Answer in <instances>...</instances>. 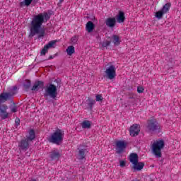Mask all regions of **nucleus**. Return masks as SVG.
Masks as SVG:
<instances>
[{
    "mask_svg": "<svg viewBox=\"0 0 181 181\" xmlns=\"http://www.w3.org/2000/svg\"><path fill=\"white\" fill-rule=\"evenodd\" d=\"M138 159H139L138 154L135 153H132V154H130L129 160L131 163H132V165H134V163H136V162H138Z\"/></svg>",
    "mask_w": 181,
    "mask_h": 181,
    "instance_id": "obj_20",
    "label": "nucleus"
},
{
    "mask_svg": "<svg viewBox=\"0 0 181 181\" xmlns=\"http://www.w3.org/2000/svg\"><path fill=\"white\" fill-rule=\"evenodd\" d=\"M57 43V40L50 41L48 44L44 46L43 49L41 51V54L45 56L46 53H47V50L52 49V47H54V45Z\"/></svg>",
    "mask_w": 181,
    "mask_h": 181,
    "instance_id": "obj_12",
    "label": "nucleus"
},
{
    "mask_svg": "<svg viewBox=\"0 0 181 181\" xmlns=\"http://www.w3.org/2000/svg\"><path fill=\"white\" fill-rule=\"evenodd\" d=\"M78 158L81 160H83L84 158H86V151H84V149L79 150Z\"/></svg>",
    "mask_w": 181,
    "mask_h": 181,
    "instance_id": "obj_25",
    "label": "nucleus"
},
{
    "mask_svg": "<svg viewBox=\"0 0 181 181\" xmlns=\"http://www.w3.org/2000/svg\"><path fill=\"white\" fill-rule=\"evenodd\" d=\"M95 101L101 102L103 100H104V98H103V95L97 94L95 95Z\"/></svg>",
    "mask_w": 181,
    "mask_h": 181,
    "instance_id": "obj_29",
    "label": "nucleus"
},
{
    "mask_svg": "<svg viewBox=\"0 0 181 181\" xmlns=\"http://www.w3.org/2000/svg\"><path fill=\"white\" fill-rule=\"evenodd\" d=\"M141 132V127L139 124H133L129 129V134L132 136H138Z\"/></svg>",
    "mask_w": 181,
    "mask_h": 181,
    "instance_id": "obj_11",
    "label": "nucleus"
},
{
    "mask_svg": "<svg viewBox=\"0 0 181 181\" xmlns=\"http://www.w3.org/2000/svg\"><path fill=\"white\" fill-rule=\"evenodd\" d=\"M15 93L9 92V93H2L0 94V104L6 103L8 100H11L12 97H13Z\"/></svg>",
    "mask_w": 181,
    "mask_h": 181,
    "instance_id": "obj_7",
    "label": "nucleus"
},
{
    "mask_svg": "<svg viewBox=\"0 0 181 181\" xmlns=\"http://www.w3.org/2000/svg\"><path fill=\"white\" fill-rule=\"evenodd\" d=\"M159 129V126L158 125V122L156 119L149 120L147 125V129L149 132H153Z\"/></svg>",
    "mask_w": 181,
    "mask_h": 181,
    "instance_id": "obj_8",
    "label": "nucleus"
},
{
    "mask_svg": "<svg viewBox=\"0 0 181 181\" xmlns=\"http://www.w3.org/2000/svg\"><path fill=\"white\" fill-rule=\"evenodd\" d=\"M20 122H21V120L19 119V118H16V127H19Z\"/></svg>",
    "mask_w": 181,
    "mask_h": 181,
    "instance_id": "obj_34",
    "label": "nucleus"
},
{
    "mask_svg": "<svg viewBox=\"0 0 181 181\" xmlns=\"http://www.w3.org/2000/svg\"><path fill=\"white\" fill-rule=\"evenodd\" d=\"M125 21V14L122 11H119L117 16L118 23H122Z\"/></svg>",
    "mask_w": 181,
    "mask_h": 181,
    "instance_id": "obj_22",
    "label": "nucleus"
},
{
    "mask_svg": "<svg viewBox=\"0 0 181 181\" xmlns=\"http://www.w3.org/2000/svg\"><path fill=\"white\" fill-rule=\"evenodd\" d=\"M44 96L47 98L49 97V98H52L53 100H54V98L57 97V87L52 83L49 84L45 88V93L44 94Z\"/></svg>",
    "mask_w": 181,
    "mask_h": 181,
    "instance_id": "obj_4",
    "label": "nucleus"
},
{
    "mask_svg": "<svg viewBox=\"0 0 181 181\" xmlns=\"http://www.w3.org/2000/svg\"><path fill=\"white\" fill-rule=\"evenodd\" d=\"M110 45H111V42H110V41H108V40L104 41V42L102 43L103 47H107L110 46Z\"/></svg>",
    "mask_w": 181,
    "mask_h": 181,
    "instance_id": "obj_30",
    "label": "nucleus"
},
{
    "mask_svg": "<svg viewBox=\"0 0 181 181\" xmlns=\"http://www.w3.org/2000/svg\"><path fill=\"white\" fill-rule=\"evenodd\" d=\"M171 6L172 4H165L164 6H163L160 10L156 12L155 17L157 18V19H162V18H163V15H165V13H168V12H169Z\"/></svg>",
    "mask_w": 181,
    "mask_h": 181,
    "instance_id": "obj_5",
    "label": "nucleus"
},
{
    "mask_svg": "<svg viewBox=\"0 0 181 181\" xmlns=\"http://www.w3.org/2000/svg\"><path fill=\"white\" fill-rule=\"evenodd\" d=\"M16 90H18V87L13 86V91H16Z\"/></svg>",
    "mask_w": 181,
    "mask_h": 181,
    "instance_id": "obj_35",
    "label": "nucleus"
},
{
    "mask_svg": "<svg viewBox=\"0 0 181 181\" xmlns=\"http://www.w3.org/2000/svg\"><path fill=\"white\" fill-rule=\"evenodd\" d=\"M33 1V0H24L23 1L20 3V6H25V5H26V6H29V5L32 4Z\"/></svg>",
    "mask_w": 181,
    "mask_h": 181,
    "instance_id": "obj_28",
    "label": "nucleus"
},
{
    "mask_svg": "<svg viewBox=\"0 0 181 181\" xmlns=\"http://www.w3.org/2000/svg\"><path fill=\"white\" fill-rule=\"evenodd\" d=\"M105 73L106 74V77H107L109 80H114L117 76L115 66L114 65H111L110 67L106 69Z\"/></svg>",
    "mask_w": 181,
    "mask_h": 181,
    "instance_id": "obj_6",
    "label": "nucleus"
},
{
    "mask_svg": "<svg viewBox=\"0 0 181 181\" xmlns=\"http://www.w3.org/2000/svg\"><path fill=\"white\" fill-rule=\"evenodd\" d=\"M144 166H145V163L137 161L133 164V169H134V170H142V169H144Z\"/></svg>",
    "mask_w": 181,
    "mask_h": 181,
    "instance_id": "obj_19",
    "label": "nucleus"
},
{
    "mask_svg": "<svg viewBox=\"0 0 181 181\" xmlns=\"http://www.w3.org/2000/svg\"><path fill=\"white\" fill-rule=\"evenodd\" d=\"M115 23H117V20L115 18H108L105 21V25L107 26V28H115Z\"/></svg>",
    "mask_w": 181,
    "mask_h": 181,
    "instance_id": "obj_15",
    "label": "nucleus"
},
{
    "mask_svg": "<svg viewBox=\"0 0 181 181\" xmlns=\"http://www.w3.org/2000/svg\"><path fill=\"white\" fill-rule=\"evenodd\" d=\"M63 1H64V0H59V2L62 3V2H63Z\"/></svg>",
    "mask_w": 181,
    "mask_h": 181,
    "instance_id": "obj_36",
    "label": "nucleus"
},
{
    "mask_svg": "<svg viewBox=\"0 0 181 181\" xmlns=\"http://www.w3.org/2000/svg\"><path fill=\"white\" fill-rule=\"evenodd\" d=\"M91 121L85 120L81 122V127L83 129H90V128H91Z\"/></svg>",
    "mask_w": 181,
    "mask_h": 181,
    "instance_id": "obj_21",
    "label": "nucleus"
},
{
    "mask_svg": "<svg viewBox=\"0 0 181 181\" xmlns=\"http://www.w3.org/2000/svg\"><path fill=\"white\" fill-rule=\"evenodd\" d=\"M87 101H88V106L89 107V108L90 110H93V105L95 104V100L89 98Z\"/></svg>",
    "mask_w": 181,
    "mask_h": 181,
    "instance_id": "obj_27",
    "label": "nucleus"
},
{
    "mask_svg": "<svg viewBox=\"0 0 181 181\" xmlns=\"http://www.w3.org/2000/svg\"><path fill=\"white\" fill-rule=\"evenodd\" d=\"M49 158L52 160H59V159H60V153L59 152V150L56 148L52 149L50 152Z\"/></svg>",
    "mask_w": 181,
    "mask_h": 181,
    "instance_id": "obj_14",
    "label": "nucleus"
},
{
    "mask_svg": "<svg viewBox=\"0 0 181 181\" xmlns=\"http://www.w3.org/2000/svg\"><path fill=\"white\" fill-rule=\"evenodd\" d=\"M0 117L1 119H6V118H9L7 105H2L0 106Z\"/></svg>",
    "mask_w": 181,
    "mask_h": 181,
    "instance_id": "obj_10",
    "label": "nucleus"
},
{
    "mask_svg": "<svg viewBox=\"0 0 181 181\" xmlns=\"http://www.w3.org/2000/svg\"><path fill=\"white\" fill-rule=\"evenodd\" d=\"M144 90L145 89L142 86H139L137 88V92L139 93V94H142V93H144Z\"/></svg>",
    "mask_w": 181,
    "mask_h": 181,
    "instance_id": "obj_31",
    "label": "nucleus"
},
{
    "mask_svg": "<svg viewBox=\"0 0 181 181\" xmlns=\"http://www.w3.org/2000/svg\"><path fill=\"white\" fill-rule=\"evenodd\" d=\"M163 148H165V141L163 140L154 141L151 144L152 152L156 158L162 157V149Z\"/></svg>",
    "mask_w": 181,
    "mask_h": 181,
    "instance_id": "obj_3",
    "label": "nucleus"
},
{
    "mask_svg": "<svg viewBox=\"0 0 181 181\" xmlns=\"http://www.w3.org/2000/svg\"><path fill=\"white\" fill-rule=\"evenodd\" d=\"M95 28V25L93 21H88L86 25V29L88 33H91Z\"/></svg>",
    "mask_w": 181,
    "mask_h": 181,
    "instance_id": "obj_17",
    "label": "nucleus"
},
{
    "mask_svg": "<svg viewBox=\"0 0 181 181\" xmlns=\"http://www.w3.org/2000/svg\"><path fill=\"white\" fill-rule=\"evenodd\" d=\"M42 88H43V82L38 81L35 83L32 90L33 91H39V90H42Z\"/></svg>",
    "mask_w": 181,
    "mask_h": 181,
    "instance_id": "obj_16",
    "label": "nucleus"
},
{
    "mask_svg": "<svg viewBox=\"0 0 181 181\" xmlns=\"http://www.w3.org/2000/svg\"><path fill=\"white\" fill-rule=\"evenodd\" d=\"M78 42V35H74L71 38V45H77Z\"/></svg>",
    "mask_w": 181,
    "mask_h": 181,
    "instance_id": "obj_26",
    "label": "nucleus"
},
{
    "mask_svg": "<svg viewBox=\"0 0 181 181\" xmlns=\"http://www.w3.org/2000/svg\"><path fill=\"white\" fill-rule=\"evenodd\" d=\"M18 148L20 151H28L29 149V141L27 139L21 140L18 143Z\"/></svg>",
    "mask_w": 181,
    "mask_h": 181,
    "instance_id": "obj_13",
    "label": "nucleus"
},
{
    "mask_svg": "<svg viewBox=\"0 0 181 181\" xmlns=\"http://www.w3.org/2000/svg\"><path fill=\"white\" fill-rule=\"evenodd\" d=\"M127 148V142L124 141H117L116 142V149H117V153H122L124 151H125V148Z\"/></svg>",
    "mask_w": 181,
    "mask_h": 181,
    "instance_id": "obj_9",
    "label": "nucleus"
},
{
    "mask_svg": "<svg viewBox=\"0 0 181 181\" xmlns=\"http://www.w3.org/2000/svg\"><path fill=\"white\" fill-rule=\"evenodd\" d=\"M119 163H120L121 168H124L125 163H126L124 160H120Z\"/></svg>",
    "mask_w": 181,
    "mask_h": 181,
    "instance_id": "obj_33",
    "label": "nucleus"
},
{
    "mask_svg": "<svg viewBox=\"0 0 181 181\" xmlns=\"http://www.w3.org/2000/svg\"><path fill=\"white\" fill-rule=\"evenodd\" d=\"M112 42L115 46H119L121 45V37L119 35H113L112 36Z\"/></svg>",
    "mask_w": 181,
    "mask_h": 181,
    "instance_id": "obj_18",
    "label": "nucleus"
},
{
    "mask_svg": "<svg viewBox=\"0 0 181 181\" xmlns=\"http://www.w3.org/2000/svg\"><path fill=\"white\" fill-rule=\"evenodd\" d=\"M31 181H36V180H32Z\"/></svg>",
    "mask_w": 181,
    "mask_h": 181,
    "instance_id": "obj_37",
    "label": "nucleus"
},
{
    "mask_svg": "<svg viewBox=\"0 0 181 181\" xmlns=\"http://www.w3.org/2000/svg\"><path fill=\"white\" fill-rule=\"evenodd\" d=\"M74 52H76L74 49V46L70 45L66 49V53L68 56H71L73 54H74Z\"/></svg>",
    "mask_w": 181,
    "mask_h": 181,
    "instance_id": "obj_24",
    "label": "nucleus"
},
{
    "mask_svg": "<svg viewBox=\"0 0 181 181\" xmlns=\"http://www.w3.org/2000/svg\"><path fill=\"white\" fill-rule=\"evenodd\" d=\"M36 138V134H35V131L33 129H31L29 131V134L27 136V141H33Z\"/></svg>",
    "mask_w": 181,
    "mask_h": 181,
    "instance_id": "obj_23",
    "label": "nucleus"
},
{
    "mask_svg": "<svg viewBox=\"0 0 181 181\" xmlns=\"http://www.w3.org/2000/svg\"><path fill=\"white\" fill-rule=\"evenodd\" d=\"M64 139V131L57 129L49 135L47 139L51 144H55V145H62Z\"/></svg>",
    "mask_w": 181,
    "mask_h": 181,
    "instance_id": "obj_2",
    "label": "nucleus"
},
{
    "mask_svg": "<svg viewBox=\"0 0 181 181\" xmlns=\"http://www.w3.org/2000/svg\"><path fill=\"white\" fill-rule=\"evenodd\" d=\"M11 112H17L18 107L16 106H13L11 107Z\"/></svg>",
    "mask_w": 181,
    "mask_h": 181,
    "instance_id": "obj_32",
    "label": "nucleus"
},
{
    "mask_svg": "<svg viewBox=\"0 0 181 181\" xmlns=\"http://www.w3.org/2000/svg\"><path fill=\"white\" fill-rule=\"evenodd\" d=\"M50 16L47 13H40L35 16L31 21V26L30 28V37H33L35 35H38V37H43L45 36V30H42V25L45 21H49Z\"/></svg>",
    "mask_w": 181,
    "mask_h": 181,
    "instance_id": "obj_1",
    "label": "nucleus"
}]
</instances>
